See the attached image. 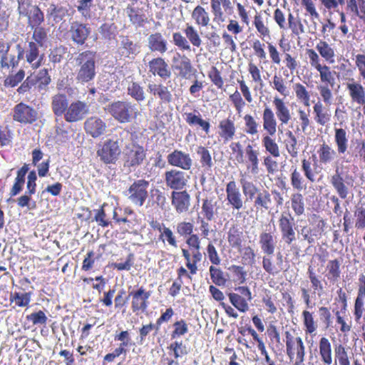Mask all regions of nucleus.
Returning a JSON list of instances; mask_svg holds the SVG:
<instances>
[{"mask_svg":"<svg viewBox=\"0 0 365 365\" xmlns=\"http://www.w3.org/2000/svg\"><path fill=\"white\" fill-rule=\"evenodd\" d=\"M195 225L189 221H180L176 225V232L178 235L185 239V244L188 246L190 252L193 253L194 263L200 259L202 256L200 252L201 240L198 235L194 233Z\"/></svg>","mask_w":365,"mask_h":365,"instance_id":"obj_1","label":"nucleus"},{"mask_svg":"<svg viewBox=\"0 0 365 365\" xmlns=\"http://www.w3.org/2000/svg\"><path fill=\"white\" fill-rule=\"evenodd\" d=\"M96 52L86 50L80 53L76 59V63L80 67L76 79L81 83H86L94 79L96 72Z\"/></svg>","mask_w":365,"mask_h":365,"instance_id":"obj_2","label":"nucleus"},{"mask_svg":"<svg viewBox=\"0 0 365 365\" xmlns=\"http://www.w3.org/2000/svg\"><path fill=\"white\" fill-rule=\"evenodd\" d=\"M185 37L182 36L180 32H175L173 34V41L175 46L181 51H190L191 46L190 43L195 47H200L202 45V39L195 29V28L186 24L185 28L183 29Z\"/></svg>","mask_w":365,"mask_h":365,"instance_id":"obj_3","label":"nucleus"},{"mask_svg":"<svg viewBox=\"0 0 365 365\" xmlns=\"http://www.w3.org/2000/svg\"><path fill=\"white\" fill-rule=\"evenodd\" d=\"M145 158L146 151L143 146L137 143H128L123 152V167L131 171L143 164Z\"/></svg>","mask_w":365,"mask_h":365,"instance_id":"obj_4","label":"nucleus"},{"mask_svg":"<svg viewBox=\"0 0 365 365\" xmlns=\"http://www.w3.org/2000/svg\"><path fill=\"white\" fill-rule=\"evenodd\" d=\"M51 81L48 69L42 68L28 76L16 91H29L31 89L46 90Z\"/></svg>","mask_w":365,"mask_h":365,"instance_id":"obj_5","label":"nucleus"},{"mask_svg":"<svg viewBox=\"0 0 365 365\" xmlns=\"http://www.w3.org/2000/svg\"><path fill=\"white\" fill-rule=\"evenodd\" d=\"M285 353L290 361L305 359L306 348L302 339L289 331L284 332Z\"/></svg>","mask_w":365,"mask_h":365,"instance_id":"obj_6","label":"nucleus"},{"mask_svg":"<svg viewBox=\"0 0 365 365\" xmlns=\"http://www.w3.org/2000/svg\"><path fill=\"white\" fill-rule=\"evenodd\" d=\"M97 156L104 164H115L121 153L118 140L108 139L99 144L97 150Z\"/></svg>","mask_w":365,"mask_h":365,"instance_id":"obj_7","label":"nucleus"},{"mask_svg":"<svg viewBox=\"0 0 365 365\" xmlns=\"http://www.w3.org/2000/svg\"><path fill=\"white\" fill-rule=\"evenodd\" d=\"M106 110L116 120L121 123L130 122L134 113V108L131 104L125 101H118L112 103Z\"/></svg>","mask_w":365,"mask_h":365,"instance_id":"obj_8","label":"nucleus"},{"mask_svg":"<svg viewBox=\"0 0 365 365\" xmlns=\"http://www.w3.org/2000/svg\"><path fill=\"white\" fill-rule=\"evenodd\" d=\"M12 118L16 122L27 125L36 122L38 118V114L33 107L21 102L14 107Z\"/></svg>","mask_w":365,"mask_h":365,"instance_id":"obj_9","label":"nucleus"},{"mask_svg":"<svg viewBox=\"0 0 365 365\" xmlns=\"http://www.w3.org/2000/svg\"><path fill=\"white\" fill-rule=\"evenodd\" d=\"M151 292L147 291L143 286L129 292L128 297L131 298L130 308L133 313L144 312L149 306V299Z\"/></svg>","mask_w":365,"mask_h":365,"instance_id":"obj_10","label":"nucleus"},{"mask_svg":"<svg viewBox=\"0 0 365 365\" xmlns=\"http://www.w3.org/2000/svg\"><path fill=\"white\" fill-rule=\"evenodd\" d=\"M213 21L220 24L223 23L227 16L234 11L233 4L231 0H209Z\"/></svg>","mask_w":365,"mask_h":365,"instance_id":"obj_11","label":"nucleus"},{"mask_svg":"<svg viewBox=\"0 0 365 365\" xmlns=\"http://www.w3.org/2000/svg\"><path fill=\"white\" fill-rule=\"evenodd\" d=\"M238 293L228 294L230 303L240 312L245 313L249 310V302L252 299L251 291L247 286H240L235 288Z\"/></svg>","mask_w":365,"mask_h":365,"instance_id":"obj_12","label":"nucleus"},{"mask_svg":"<svg viewBox=\"0 0 365 365\" xmlns=\"http://www.w3.org/2000/svg\"><path fill=\"white\" fill-rule=\"evenodd\" d=\"M164 179L168 187L176 190H182L187 185L190 176L184 171L171 169L165 171Z\"/></svg>","mask_w":365,"mask_h":365,"instance_id":"obj_13","label":"nucleus"},{"mask_svg":"<svg viewBox=\"0 0 365 365\" xmlns=\"http://www.w3.org/2000/svg\"><path fill=\"white\" fill-rule=\"evenodd\" d=\"M365 314V275L359 277L357 294L354 302L353 315L356 323H361Z\"/></svg>","mask_w":365,"mask_h":365,"instance_id":"obj_14","label":"nucleus"},{"mask_svg":"<svg viewBox=\"0 0 365 365\" xmlns=\"http://www.w3.org/2000/svg\"><path fill=\"white\" fill-rule=\"evenodd\" d=\"M149 182L141 179L135 180L128 188V199L134 205L141 207L148 197Z\"/></svg>","mask_w":365,"mask_h":365,"instance_id":"obj_15","label":"nucleus"},{"mask_svg":"<svg viewBox=\"0 0 365 365\" xmlns=\"http://www.w3.org/2000/svg\"><path fill=\"white\" fill-rule=\"evenodd\" d=\"M227 204L233 210H240L244 208L245 202L237 182L232 180L229 181L225 186Z\"/></svg>","mask_w":365,"mask_h":365,"instance_id":"obj_16","label":"nucleus"},{"mask_svg":"<svg viewBox=\"0 0 365 365\" xmlns=\"http://www.w3.org/2000/svg\"><path fill=\"white\" fill-rule=\"evenodd\" d=\"M282 239L290 245L296 240L294 217L289 213H282L278 220Z\"/></svg>","mask_w":365,"mask_h":365,"instance_id":"obj_17","label":"nucleus"},{"mask_svg":"<svg viewBox=\"0 0 365 365\" xmlns=\"http://www.w3.org/2000/svg\"><path fill=\"white\" fill-rule=\"evenodd\" d=\"M91 33V28L88 24L78 21L71 23L68 34L72 41L78 46L83 45Z\"/></svg>","mask_w":365,"mask_h":365,"instance_id":"obj_18","label":"nucleus"},{"mask_svg":"<svg viewBox=\"0 0 365 365\" xmlns=\"http://www.w3.org/2000/svg\"><path fill=\"white\" fill-rule=\"evenodd\" d=\"M182 255L184 257L185 260V266L188 269V271L184 267H180L177 269V274H178V281L182 282V278L183 277H186L189 279L192 278V275L196 274L198 268H197V264L201 262L202 259V255L200 258V259H197L196 262L194 263V259H193V253L190 252L186 248H182Z\"/></svg>","mask_w":365,"mask_h":365,"instance_id":"obj_19","label":"nucleus"},{"mask_svg":"<svg viewBox=\"0 0 365 365\" xmlns=\"http://www.w3.org/2000/svg\"><path fill=\"white\" fill-rule=\"evenodd\" d=\"M169 165L180 168L184 170H189L192 165V160L189 153L175 149L167 156Z\"/></svg>","mask_w":365,"mask_h":365,"instance_id":"obj_20","label":"nucleus"},{"mask_svg":"<svg viewBox=\"0 0 365 365\" xmlns=\"http://www.w3.org/2000/svg\"><path fill=\"white\" fill-rule=\"evenodd\" d=\"M39 47L36 43L29 41L27 47L23 49L26 61L33 69L40 68L44 60V54L40 53Z\"/></svg>","mask_w":365,"mask_h":365,"instance_id":"obj_21","label":"nucleus"},{"mask_svg":"<svg viewBox=\"0 0 365 365\" xmlns=\"http://www.w3.org/2000/svg\"><path fill=\"white\" fill-rule=\"evenodd\" d=\"M150 226L155 230L160 232L159 240L163 242H167L168 244L173 247H178V241L176 237L172 230L166 227L163 222H161L157 220H152L149 222Z\"/></svg>","mask_w":365,"mask_h":365,"instance_id":"obj_22","label":"nucleus"},{"mask_svg":"<svg viewBox=\"0 0 365 365\" xmlns=\"http://www.w3.org/2000/svg\"><path fill=\"white\" fill-rule=\"evenodd\" d=\"M88 113L86 103L84 102L76 101L72 102L65 112L64 119L68 123H73L81 120Z\"/></svg>","mask_w":365,"mask_h":365,"instance_id":"obj_23","label":"nucleus"},{"mask_svg":"<svg viewBox=\"0 0 365 365\" xmlns=\"http://www.w3.org/2000/svg\"><path fill=\"white\" fill-rule=\"evenodd\" d=\"M148 71L153 76H158L163 80H167L171 76L168 63L162 57L151 59L148 64Z\"/></svg>","mask_w":365,"mask_h":365,"instance_id":"obj_24","label":"nucleus"},{"mask_svg":"<svg viewBox=\"0 0 365 365\" xmlns=\"http://www.w3.org/2000/svg\"><path fill=\"white\" fill-rule=\"evenodd\" d=\"M107 128L106 122L101 118L91 116L84 122V130L86 133L93 137L97 138L103 135Z\"/></svg>","mask_w":365,"mask_h":365,"instance_id":"obj_25","label":"nucleus"},{"mask_svg":"<svg viewBox=\"0 0 365 365\" xmlns=\"http://www.w3.org/2000/svg\"><path fill=\"white\" fill-rule=\"evenodd\" d=\"M125 10L129 21L133 26L143 27L148 23V17L143 8L131 3L128 4Z\"/></svg>","mask_w":365,"mask_h":365,"instance_id":"obj_26","label":"nucleus"},{"mask_svg":"<svg viewBox=\"0 0 365 365\" xmlns=\"http://www.w3.org/2000/svg\"><path fill=\"white\" fill-rule=\"evenodd\" d=\"M173 68L178 71V76L181 78H188L193 74L194 69L190 59L185 55L178 53L173 57Z\"/></svg>","mask_w":365,"mask_h":365,"instance_id":"obj_27","label":"nucleus"},{"mask_svg":"<svg viewBox=\"0 0 365 365\" xmlns=\"http://www.w3.org/2000/svg\"><path fill=\"white\" fill-rule=\"evenodd\" d=\"M259 150L255 149L253 145L248 144L246 145L244 154V163L247 169L250 170L252 174L259 173Z\"/></svg>","mask_w":365,"mask_h":365,"instance_id":"obj_28","label":"nucleus"},{"mask_svg":"<svg viewBox=\"0 0 365 365\" xmlns=\"http://www.w3.org/2000/svg\"><path fill=\"white\" fill-rule=\"evenodd\" d=\"M171 202L178 213L186 212L190 206V195L186 190L173 191Z\"/></svg>","mask_w":365,"mask_h":365,"instance_id":"obj_29","label":"nucleus"},{"mask_svg":"<svg viewBox=\"0 0 365 365\" xmlns=\"http://www.w3.org/2000/svg\"><path fill=\"white\" fill-rule=\"evenodd\" d=\"M264 270L269 275H277L283 270V257L280 252L277 255V262L272 255H264L262 262Z\"/></svg>","mask_w":365,"mask_h":365,"instance_id":"obj_30","label":"nucleus"},{"mask_svg":"<svg viewBox=\"0 0 365 365\" xmlns=\"http://www.w3.org/2000/svg\"><path fill=\"white\" fill-rule=\"evenodd\" d=\"M342 259H329L325 268V277L330 284H334L341 278Z\"/></svg>","mask_w":365,"mask_h":365,"instance_id":"obj_31","label":"nucleus"},{"mask_svg":"<svg viewBox=\"0 0 365 365\" xmlns=\"http://www.w3.org/2000/svg\"><path fill=\"white\" fill-rule=\"evenodd\" d=\"M259 245L263 254L272 255L277 246V237L272 232H262L259 236Z\"/></svg>","mask_w":365,"mask_h":365,"instance_id":"obj_32","label":"nucleus"},{"mask_svg":"<svg viewBox=\"0 0 365 365\" xmlns=\"http://www.w3.org/2000/svg\"><path fill=\"white\" fill-rule=\"evenodd\" d=\"M227 242L229 245L239 251L242 250L244 242V235L242 228L237 225H232L227 232Z\"/></svg>","mask_w":365,"mask_h":365,"instance_id":"obj_33","label":"nucleus"},{"mask_svg":"<svg viewBox=\"0 0 365 365\" xmlns=\"http://www.w3.org/2000/svg\"><path fill=\"white\" fill-rule=\"evenodd\" d=\"M318 348L320 361L324 365H331L333 359L332 348L329 339L325 336L321 337L319 340Z\"/></svg>","mask_w":365,"mask_h":365,"instance_id":"obj_34","label":"nucleus"},{"mask_svg":"<svg viewBox=\"0 0 365 365\" xmlns=\"http://www.w3.org/2000/svg\"><path fill=\"white\" fill-rule=\"evenodd\" d=\"M148 48L151 51L164 53L168 50V43L161 33L155 32L148 38Z\"/></svg>","mask_w":365,"mask_h":365,"instance_id":"obj_35","label":"nucleus"},{"mask_svg":"<svg viewBox=\"0 0 365 365\" xmlns=\"http://www.w3.org/2000/svg\"><path fill=\"white\" fill-rule=\"evenodd\" d=\"M302 319L305 334L312 336H316L318 324L314 312L307 309L303 310L302 312Z\"/></svg>","mask_w":365,"mask_h":365,"instance_id":"obj_36","label":"nucleus"},{"mask_svg":"<svg viewBox=\"0 0 365 365\" xmlns=\"http://www.w3.org/2000/svg\"><path fill=\"white\" fill-rule=\"evenodd\" d=\"M317 154L319 163L324 165L332 163L336 157V152L324 142L319 146Z\"/></svg>","mask_w":365,"mask_h":365,"instance_id":"obj_37","label":"nucleus"},{"mask_svg":"<svg viewBox=\"0 0 365 365\" xmlns=\"http://www.w3.org/2000/svg\"><path fill=\"white\" fill-rule=\"evenodd\" d=\"M138 53V46L128 36L124 37L120 42V46L118 48L120 58L123 59L133 58Z\"/></svg>","mask_w":365,"mask_h":365,"instance_id":"obj_38","label":"nucleus"},{"mask_svg":"<svg viewBox=\"0 0 365 365\" xmlns=\"http://www.w3.org/2000/svg\"><path fill=\"white\" fill-rule=\"evenodd\" d=\"M217 204L215 197H206L202 200L201 215L203 219L207 221H212L215 218L217 211Z\"/></svg>","mask_w":365,"mask_h":365,"instance_id":"obj_39","label":"nucleus"},{"mask_svg":"<svg viewBox=\"0 0 365 365\" xmlns=\"http://www.w3.org/2000/svg\"><path fill=\"white\" fill-rule=\"evenodd\" d=\"M330 183L341 199H346L349 195V188L346 186L344 179L336 168L335 173L331 176Z\"/></svg>","mask_w":365,"mask_h":365,"instance_id":"obj_40","label":"nucleus"},{"mask_svg":"<svg viewBox=\"0 0 365 365\" xmlns=\"http://www.w3.org/2000/svg\"><path fill=\"white\" fill-rule=\"evenodd\" d=\"M218 128L219 135L225 142H227L233 139L236 133V127L233 120L228 118L220 120Z\"/></svg>","mask_w":365,"mask_h":365,"instance_id":"obj_41","label":"nucleus"},{"mask_svg":"<svg viewBox=\"0 0 365 365\" xmlns=\"http://www.w3.org/2000/svg\"><path fill=\"white\" fill-rule=\"evenodd\" d=\"M20 50L17 56L14 54H4L0 57V67L2 70H9L16 68L19 66V60L24 58V50L18 45Z\"/></svg>","mask_w":365,"mask_h":365,"instance_id":"obj_42","label":"nucleus"},{"mask_svg":"<svg viewBox=\"0 0 365 365\" xmlns=\"http://www.w3.org/2000/svg\"><path fill=\"white\" fill-rule=\"evenodd\" d=\"M271 193L267 190H262L255 197L253 205L257 210H269L272 207Z\"/></svg>","mask_w":365,"mask_h":365,"instance_id":"obj_43","label":"nucleus"},{"mask_svg":"<svg viewBox=\"0 0 365 365\" xmlns=\"http://www.w3.org/2000/svg\"><path fill=\"white\" fill-rule=\"evenodd\" d=\"M263 128L267 135H274L277 132V120L271 108L267 107L262 113Z\"/></svg>","mask_w":365,"mask_h":365,"instance_id":"obj_44","label":"nucleus"},{"mask_svg":"<svg viewBox=\"0 0 365 365\" xmlns=\"http://www.w3.org/2000/svg\"><path fill=\"white\" fill-rule=\"evenodd\" d=\"M334 143L339 154H344L348 149L349 139L347 131L342 128H334Z\"/></svg>","mask_w":365,"mask_h":365,"instance_id":"obj_45","label":"nucleus"},{"mask_svg":"<svg viewBox=\"0 0 365 365\" xmlns=\"http://www.w3.org/2000/svg\"><path fill=\"white\" fill-rule=\"evenodd\" d=\"M191 17L199 27H207L210 24V14L205 8L200 5H197L193 9Z\"/></svg>","mask_w":365,"mask_h":365,"instance_id":"obj_46","label":"nucleus"},{"mask_svg":"<svg viewBox=\"0 0 365 365\" xmlns=\"http://www.w3.org/2000/svg\"><path fill=\"white\" fill-rule=\"evenodd\" d=\"M29 171L28 165L24 164L16 173L14 183L10 190V196L14 197L19 194L25 184V176Z\"/></svg>","mask_w":365,"mask_h":365,"instance_id":"obj_47","label":"nucleus"},{"mask_svg":"<svg viewBox=\"0 0 365 365\" xmlns=\"http://www.w3.org/2000/svg\"><path fill=\"white\" fill-rule=\"evenodd\" d=\"M68 106V100L64 93H58L53 97L52 109L56 115L61 116L64 114Z\"/></svg>","mask_w":365,"mask_h":365,"instance_id":"obj_48","label":"nucleus"},{"mask_svg":"<svg viewBox=\"0 0 365 365\" xmlns=\"http://www.w3.org/2000/svg\"><path fill=\"white\" fill-rule=\"evenodd\" d=\"M286 138L284 140L285 149L292 158H297L299 153V144L297 137L291 130L285 133Z\"/></svg>","mask_w":365,"mask_h":365,"instance_id":"obj_49","label":"nucleus"},{"mask_svg":"<svg viewBox=\"0 0 365 365\" xmlns=\"http://www.w3.org/2000/svg\"><path fill=\"white\" fill-rule=\"evenodd\" d=\"M252 25L255 26L256 32L262 39L270 38L271 30L267 22L264 20L262 15L257 13L253 18Z\"/></svg>","mask_w":365,"mask_h":365,"instance_id":"obj_50","label":"nucleus"},{"mask_svg":"<svg viewBox=\"0 0 365 365\" xmlns=\"http://www.w3.org/2000/svg\"><path fill=\"white\" fill-rule=\"evenodd\" d=\"M318 72L320 75L321 81L326 88L325 91L336 89L334 73L331 71L329 66L324 65L323 68L319 70Z\"/></svg>","mask_w":365,"mask_h":365,"instance_id":"obj_51","label":"nucleus"},{"mask_svg":"<svg viewBox=\"0 0 365 365\" xmlns=\"http://www.w3.org/2000/svg\"><path fill=\"white\" fill-rule=\"evenodd\" d=\"M272 135H264L262 138V144L265 151L274 158L280 156V148Z\"/></svg>","mask_w":365,"mask_h":365,"instance_id":"obj_52","label":"nucleus"},{"mask_svg":"<svg viewBox=\"0 0 365 365\" xmlns=\"http://www.w3.org/2000/svg\"><path fill=\"white\" fill-rule=\"evenodd\" d=\"M196 115L194 113H185V120L191 125H199L207 134L210 132V124L208 121L203 120L199 113Z\"/></svg>","mask_w":365,"mask_h":365,"instance_id":"obj_53","label":"nucleus"},{"mask_svg":"<svg viewBox=\"0 0 365 365\" xmlns=\"http://www.w3.org/2000/svg\"><path fill=\"white\" fill-rule=\"evenodd\" d=\"M316 49L326 61L329 63L334 62V49L327 41L320 40L316 45Z\"/></svg>","mask_w":365,"mask_h":365,"instance_id":"obj_54","label":"nucleus"},{"mask_svg":"<svg viewBox=\"0 0 365 365\" xmlns=\"http://www.w3.org/2000/svg\"><path fill=\"white\" fill-rule=\"evenodd\" d=\"M32 292H14L10 294V302L14 303L16 307H26L31 301Z\"/></svg>","mask_w":365,"mask_h":365,"instance_id":"obj_55","label":"nucleus"},{"mask_svg":"<svg viewBox=\"0 0 365 365\" xmlns=\"http://www.w3.org/2000/svg\"><path fill=\"white\" fill-rule=\"evenodd\" d=\"M334 361L339 365H351L348 349L341 344L334 346Z\"/></svg>","mask_w":365,"mask_h":365,"instance_id":"obj_56","label":"nucleus"},{"mask_svg":"<svg viewBox=\"0 0 365 365\" xmlns=\"http://www.w3.org/2000/svg\"><path fill=\"white\" fill-rule=\"evenodd\" d=\"M315 114L314 120L320 125H325L330 120L331 115L326 110L320 102H317L313 107Z\"/></svg>","mask_w":365,"mask_h":365,"instance_id":"obj_57","label":"nucleus"},{"mask_svg":"<svg viewBox=\"0 0 365 365\" xmlns=\"http://www.w3.org/2000/svg\"><path fill=\"white\" fill-rule=\"evenodd\" d=\"M291 207L296 216H301L305 212L304 198L302 193L295 192L291 196Z\"/></svg>","mask_w":365,"mask_h":365,"instance_id":"obj_58","label":"nucleus"},{"mask_svg":"<svg viewBox=\"0 0 365 365\" xmlns=\"http://www.w3.org/2000/svg\"><path fill=\"white\" fill-rule=\"evenodd\" d=\"M274 104L276 108V114L278 119L282 124H287L291 118L289 109L284 105L282 100L279 98H275L274 100Z\"/></svg>","mask_w":365,"mask_h":365,"instance_id":"obj_59","label":"nucleus"},{"mask_svg":"<svg viewBox=\"0 0 365 365\" xmlns=\"http://www.w3.org/2000/svg\"><path fill=\"white\" fill-rule=\"evenodd\" d=\"M17 13L19 18H26L37 7V4H34L33 0H16Z\"/></svg>","mask_w":365,"mask_h":365,"instance_id":"obj_60","label":"nucleus"},{"mask_svg":"<svg viewBox=\"0 0 365 365\" xmlns=\"http://www.w3.org/2000/svg\"><path fill=\"white\" fill-rule=\"evenodd\" d=\"M282 63L284 66H282V68L284 70V74H285L286 72L289 71L290 74L292 75L297 71L299 66V62L297 61V56H292L287 51L283 53Z\"/></svg>","mask_w":365,"mask_h":365,"instance_id":"obj_61","label":"nucleus"},{"mask_svg":"<svg viewBox=\"0 0 365 365\" xmlns=\"http://www.w3.org/2000/svg\"><path fill=\"white\" fill-rule=\"evenodd\" d=\"M347 10L354 14L360 19L365 20V1L346 0Z\"/></svg>","mask_w":365,"mask_h":365,"instance_id":"obj_62","label":"nucleus"},{"mask_svg":"<svg viewBox=\"0 0 365 365\" xmlns=\"http://www.w3.org/2000/svg\"><path fill=\"white\" fill-rule=\"evenodd\" d=\"M34 11L26 18L28 26L30 28L41 26L45 21L44 13L38 6Z\"/></svg>","mask_w":365,"mask_h":365,"instance_id":"obj_63","label":"nucleus"},{"mask_svg":"<svg viewBox=\"0 0 365 365\" xmlns=\"http://www.w3.org/2000/svg\"><path fill=\"white\" fill-rule=\"evenodd\" d=\"M197 154L200 157V163L202 168L210 170L213 165L212 159L209 150L204 146H198Z\"/></svg>","mask_w":365,"mask_h":365,"instance_id":"obj_64","label":"nucleus"}]
</instances>
